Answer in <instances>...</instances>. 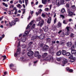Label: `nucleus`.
Here are the masks:
<instances>
[{"label":"nucleus","mask_w":76,"mask_h":76,"mask_svg":"<svg viewBox=\"0 0 76 76\" xmlns=\"http://www.w3.org/2000/svg\"><path fill=\"white\" fill-rule=\"evenodd\" d=\"M34 23V20H32L31 22L27 26L26 30V31L25 32V33L23 34V37H27L30 31H31V26Z\"/></svg>","instance_id":"nucleus-1"},{"label":"nucleus","mask_w":76,"mask_h":76,"mask_svg":"<svg viewBox=\"0 0 76 76\" xmlns=\"http://www.w3.org/2000/svg\"><path fill=\"white\" fill-rule=\"evenodd\" d=\"M46 60L48 61H49L53 62V61H54V59H53V58L52 56L49 55L46 58Z\"/></svg>","instance_id":"nucleus-2"},{"label":"nucleus","mask_w":76,"mask_h":76,"mask_svg":"<svg viewBox=\"0 0 76 76\" xmlns=\"http://www.w3.org/2000/svg\"><path fill=\"white\" fill-rule=\"evenodd\" d=\"M58 34L61 37H64L66 35L64 32L63 31H62V30H60L58 32Z\"/></svg>","instance_id":"nucleus-3"},{"label":"nucleus","mask_w":76,"mask_h":76,"mask_svg":"<svg viewBox=\"0 0 76 76\" xmlns=\"http://www.w3.org/2000/svg\"><path fill=\"white\" fill-rule=\"evenodd\" d=\"M21 50L20 48H18L16 52L14 54V56L15 57H17L18 54H19L20 53Z\"/></svg>","instance_id":"nucleus-4"},{"label":"nucleus","mask_w":76,"mask_h":76,"mask_svg":"<svg viewBox=\"0 0 76 76\" xmlns=\"http://www.w3.org/2000/svg\"><path fill=\"white\" fill-rule=\"evenodd\" d=\"M44 20H42V22H41V21H39L38 24H37V26H40L41 27L44 24Z\"/></svg>","instance_id":"nucleus-5"},{"label":"nucleus","mask_w":76,"mask_h":76,"mask_svg":"<svg viewBox=\"0 0 76 76\" xmlns=\"http://www.w3.org/2000/svg\"><path fill=\"white\" fill-rule=\"evenodd\" d=\"M33 45V42H30L29 44H28V45L29 46V47L28 48V50H31V48H30L29 49V48H32V45Z\"/></svg>","instance_id":"nucleus-6"},{"label":"nucleus","mask_w":76,"mask_h":76,"mask_svg":"<svg viewBox=\"0 0 76 76\" xmlns=\"http://www.w3.org/2000/svg\"><path fill=\"white\" fill-rule=\"evenodd\" d=\"M67 12L68 13V16H72L73 15V12L70 11L69 10H68Z\"/></svg>","instance_id":"nucleus-7"},{"label":"nucleus","mask_w":76,"mask_h":76,"mask_svg":"<svg viewBox=\"0 0 76 76\" xmlns=\"http://www.w3.org/2000/svg\"><path fill=\"white\" fill-rule=\"evenodd\" d=\"M65 60H64L62 62L61 65L62 66H65V64H66L67 63V62H68V61L67 60V59L66 58H65Z\"/></svg>","instance_id":"nucleus-8"},{"label":"nucleus","mask_w":76,"mask_h":76,"mask_svg":"<svg viewBox=\"0 0 76 76\" xmlns=\"http://www.w3.org/2000/svg\"><path fill=\"white\" fill-rule=\"evenodd\" d=\"M61 0H56V4L58 6H60L61 4Z\"/></svg>","instance_id":"nucleus-9"},{"label":"nucleus","mask_w":76,"mask_h":76,"mask_svg":"<svg viewBox=\"0 0 76 76\" xmlns=\"http://www.w3.org/2000/svg\"><path fill=\"white\" fill-rule=\"evenodd\" d=\"M34 54V52L33 51H30L28 52L27 53V55L29 57H31Z\"/></svg>","instance_id":"nucleus-10"},{"label":"nucleus","mask_w":76,"mask_h":76,"mask_svg":"<svg viewBox=\"0 0 76 76\" xmlns=\"http://www.w3.org/2000/svg\"><path fill=\"white\" fill-rule=\"evenodd\" d=\"M45 34H44L43 33H42L39 36L40 39H44L45 37Z\"/></svg>","instance_id":"nucleus-11"},{"label":"nucleus","mask_w":76,"mask_h":76,"mask_svg":"<svg viewBox=\"0 0 76 76\" xmlns=\"http://www.w3.org/2000/svg\"><path fill=\"white\" fill-rule=\"evenodd\" d=\"M48 48H49L48 46L45 45L43 47V51H47L48 49Z\"/></svg>","instance_id":"nucleus-12"},{"label":"nucleus","mask_w":76,"mask_h":76,"mask_svg":"<svg viewBox=\"0 0 76 76\" xmlns=\"http://www.w3.org/2000/svg\"><path fill=\"white\" fill-rule=\"evenodd\" d=\"M35 24H34L33 25L31 28V29H32V30H33L34 32H35V30H36V29L35 28Z\"/></svg>","instance_id":"nucleus-13"},{"label":"nucleus","mask_w":76,"mask_h":76,"mask_svg":"<svg viewBox=\"0 0 76 76\" xmlns=\"http://www.w3.org/2000/svg\"><path fill=\"white\" fill-rule=\"evenodd\" d=\"M43 29H44L45 32H47L48 31V28L47 26H45L42 28Z\"/></svg>","instance_id":"nucleus-14"},{"label":"nucleus","mask_w":76,"mask_h":76,"mask_svg":"<svg viewBox=\"0 0 76 76\" xmlns=\"http://www.w3.org/2000/svg\"><path fill=\"white\" fill-rule=\"evenodd\" d=\"M51 18L50 17L48 18L47 20V23L48 24H50L51 23Z\"/></svg>","instance_id":"nucleus-15"},{"label":"nucleus","mask_w":76,"mask_h":76,"mask_svg":"<svg viewBox=\"0 0 76 76\" xmlns=\"http://www.w3.org/2000/svg\"><path fill=\"white\" fill-rule=\"evenodd\" d=\"M72 43H71V42H68L66 43V46L67 47H71V46H72Z\"/></svg>","instance_id":"nucleus-16"},{"label":"nucleus","mask_w":76,"mask_h":76,"mask_svg":"<svg viewBox=\"0 0 76 76\" xmlns=\"http://www.w3.org/2000/svg\"><path fill=\"white\" fill-rule=\"evenodd\" d=\"M39 52L36 51L35 52L34 56H35L36 57H38L39 56Z\"/></svg>","instance_id":"nucleus-17"},{"label":"nucleus","mask_w":76,"mask_h":76,"mask_svg":"<svg viewBox=\"0 0 76 76\" xmlns=\"http://www.w3.org/2000/svg\"><path fill=\"white\" fill-rule=\"evenodd\" d=\"M62 25L61 23L60 22H58L57 24V28H60V27H61Z\"/></svg>","instance_id":"nucleus-18"},{"label":"nucleus","mask_w":76,"mask_h":76,"mask_svg":"<svg viewBox=\"0 0 76 76\" xmlns=\"http://www.w3.org/2000/svg\"><path fill=\"white\" fill-rule=\"evenodd\" d=\"M76 60V58H72V59H71L69 60L70 62H71V63H73V62H74Z\"/></svg>","instance_id":"nucleus-19"},{"label":"nucleus","mask_w":76,"mask_h":76,"mask_svg":"<svg viewBox=\"0 0 76 76\" xmlns=\"http://www.w3.org/2000/svg\"><path fill=\"white\" fill-rule=\"evenodd\" d=\"M57 26H55L54 25H53V26H52V29L53 30V31H55V30H56L57 29Z\"/></svg>","instance_id":"nucleus-20"},{"label":"nucleus","mask_w":76,"mask_h":76,"mask_svg":"<svg viewBox=\"0 0 76 76\" xmlns=\"http://www.w3.org/2000/svg\"><path fill=\"white\" fill-rule=\"evenodd\" d=\"M61 50H60L57 53L56 55L57 56H60V55H61Z\"/></svg>","instance_id":"nucleus-21"},{"label":"nucleus","mask_w":76,"mask_h":76,"mask_svg":"<svg viewBox=\"0 0 76 76\" xmlns=\"http://www.w3.org/2000/svg\"><path fill=\"white\" fill-rule=\"evenodd\" d=\"M62 53L63 55H64V56H65L66 54V51L64 50H62Z\"/></svg>","instance_id":"nucleus-22"},{"label":"nucleus","mask_w":76,"mask_h":76,"mask_svg":"<svg viewBox=\"0 0 76 76\" xmlns=\"http://www.w3.org/2000/svg\"><path fill=\"white\" fill-rule=\"evenodd\" d=\"M47 56V53H44L42 54V58H45V57H46Z\"/></svg>","instance_id":"nucleus-23"},{"label":"nucleus","mask_w":76,"mask_h":76,"mask_svg":"<svg viewBox=\"0 0 76 76\" xmlns=\"http://www.w3.org/2000/svg\"><path fill=\"white\" fill-rule=\"evenodd\" d=\"M70 28L69 27H66V28L65 29V31H70Z\"/></svg>","instance_id":"nucleus-24"},{"label":"nucleus","mask_w":76,"mask_h":76,"mask_svg":"<svg viewBox=\"0 0 76 76\" xmlns=\"http://www.w3.org/2000/svg\"><path fill=\"white\" fill-rule=\"evenodd\" d=\"M76 50H71V54H75V53H76Z\"/></svg>","instance_id":"nucleus-25"},{"label":"nucleus","mask_w":76,"mask_h":76,"mask_svg":"<svg viewBox=\"0 0 76 76\" xmlns=\"http://www.w3.org/2000/svg\"><path fill=\"white\" fill-rule=\"evenodd\" d=\"M20 40L22 42H25L26 41V38H20Z\"/></svg>","instance_id":"nucleus-26"},{"label":"nucleus","mask_w":76,"mask_h":76,"mask_svg":"<svg viewBox=\"0 0 76 76\" xmlns=\"http://www.w3.org/2000/svg\"><path fill=\"white\" fill-rule=\"evenodd\" d=\"M42 3L44 4H45L47 3V0H42Z\"/></svg>","instance_id":"nucleus-27"},{"label":"nucleus","mask_w":76,"mask_h":76,"mask_svg":"<svg viewBox=\"0 0 76 76\" xmlns=\"http://www.w3.org/2000/svg\"><path fill=\"white\" fill-rule=\"evenodd\" d=\"M16 6L17 7H18L20 9L21 7H22V5L19 4H18V5H16Z\"/></svg>","instance_id":"nucleus-28"},{"label":"nucleus","mask_w":76,"mask_h":76,"mask_svg":"<svg viewBox=\"0 0 76 76\" xmlns=\"http://www.w3.org/2000/svg\"><path fill=\"white\" fill-rule=\"evenodd\" d=\"M69 34H70L69 31H66L65 34L66 35H69Z\"/></svg>","instance_id":"nucleus-29"},{"label":"nucleus","mask_w":76,"mask_h":76,"mask_svg":"<svg viewBox=\"0 0 76 76\" xmlns=\"http://www.w3.org/2000/svg\"><path fill=\"white\" fill-rule=\"evenodd\" d=\"M2 4L3 5V6H4L5 7H8V5H7V4H5L4 2H3L2 3Z\"/></svg>","instance_id":"nucleus-30"},{"label":"nucleus","mask_w":76,"mask_h":76,"mask_svg":"<svg viewBox=\"0 0 76 76\" xmlns=\"http://www.w3.org/2000/svg\"><path fill=\"white\" fill-rule=\"evenodd\" d=\"M12 25H14L16 24V21H12L11 22Z\"/></svg>","instance_id":"nucleus-31"},{"label":"nucleus","mask_w":76,"mask_h":76,"mask_svg":"<svg viewBox=\"0 0 76 76\" xmlns=\"http://www.w3.org/2000/svg\"><path fill=\"white\" fill-rule=\"evenodd\" d=\"M66 56H70V52H67L66 53Z\"/></svg>","instance_id":"nucleus-32"},{"label":"nucleus","mask_w":76,"mask_h":76,"mask_svg":"<svg viewBox=\"0 0 76 76\" xmlns=\"http://www.w3.org/2000/svg\"><path fill=\"white\" fill-rule=\"evenodd\" d=\"M21 58V61H25V62L26 61V60L25 59V58Z\"/></svg>","instance_id":"nucleus-33"},{"label":"nucleus","mask_w":76,"mask_h":76,"mask_svg":"<svg viewBox=\"0 0 76 76\" xmlns=\"http://www.w3.org/2000/svg\"><path fill=\"white\" fill-rule=\"evenodd\" d=\"M26 6H27V4L28 3V0H25Z\"/></svg>","instance_id":"nucleus-34"},{"label":"nucleus","mask_w":76,"mask_h":76,"mask_svg":"<svg viewBox=\"0 0 76 76\" xmlns=\"http://www.w3.org/2000/svg\"><path fill=\"white\" fill-rule=\"evenodd\" d=\"M35 39H40V36L39 37L38 36H35Z\"/></svg>","instance_id":"nucleus-35"},{"label":"nucleus","mask_w":76,"mask_h":76,"mask_svg":"<svg viewBox=\"0 0 76 76\" xmlns=\"http://www.w3.org/2000/svg\"><path fill=\"white\" fill-rule=\"evenodd\" d=\"M61 12L62 13H63L65 12V9L64 8H63L61 10Z\"/></svg>","instance_id":"nucleus-36"},{"label":"nucleus","mask_w":76,"mask_h":76,"mask_svg":"<svg viewBox=\"0 0 76 76\" xmlns=\"http://www.w3.org/2000/svg\"><path fill=\"white\" fill-rule=\"evenodd\" d=\"M45 12H48L49 10V8H46L45 9Z\"/></svg>","instance_id":"nucleus-37"},{"label":"nucleus","mask_w":76,"mask_h":76,"mask_svg":"<svg viewBox=\"0 0 76 76\" xmlns=\"http://www.w3.org/2000/svg\"><path fill=\"white\" fill-rule=\"evenodd\" d=\"M39 32L40 34H42V32H43V30L42 29H40L39 30Z\"/></svg>","instance_id":"nucleus-38"},{"label":"nucleus","mask_w":76,"mask_h":76,"mask_svg":"<svg viewBox=\"0 0 76 76\" xmlns=\"http://www.w3.org/2000/svg\"><path fill=\"white\" fill-rule=\"evenodd\" d=\"M31 40H35V37L34 36H33L31 38Z\"/></svg>","instance_id":"nucleus-39"},{"label":"nucleus","mask_w":76,"mask_h":76,"mask_svg":"<svg viewBox=\"0 0 76 76\" xmlns=\"http://www.w3.org/2000/svg\"><path fill=\"white\" fill-rule=\"evenodd\" d=\"M60 16L61 18H62V19L64 18V16L63 15H60Z\"/></svg>","instance_id":"nucleus-40"},{"label":"nucleus","mask_w":76,"mask_h":76,"mask_svg":"<svg viewBox=\"0 0 76 76\" xmlns=\"http://www.w3.org/2000/svg\"><path fill=\"white\" fill-rule=\"evenodd\" d=\"M74 49H75V46L74 45H73L71 48V50H74Z\"/></svg>","instance_id":"nucleus-41"},{"label":"nucleus","mask_w":76,"mask_h":76,"mask_svg":"<svg viewBox=\"0 0 76 76\" xmlns=\"http://www.w3.org/2000/svg\"><path fill=\"white\" fill-rule=\"evenodd\" d=\"M38 12L39 13H41L42 12V10L41 9H40L38 10Z\"/></svg>","instance_id":"nucleus-42"},{"label":"nucleus","mask_w":76,"mask_h":76,"mask_svg":"<svg viewBox=\"0 0 76 76\" xmlns=\"http://www.w3.org/2000/svg\"><path fill=\"white\" fill-rule=\"evenodd\" d=\"M72 8L73 9H76V7H75V5H72L71 6Z\"/></svg>","instance_id":"nucleus-43"},{"label":"nucleus","mask_w":76,"mask_h":76,"mask_svg":"<svg viewBox=\"0 0 76 76\" xmlns=\"http://www.w3.org/2000/svg\"><path fill=\"white\" fill-rule=\"evenodd\" d=\"M41 20V18L38 17L37 18L36 21H37V22H38V21H39V20Z\"/></svg>","instance_id":"nucleus-44"},{"label":"nucleus","mask_w":76,"mask_h":76,"mask_svg":"<svg viewBox=\"0 0 76 76\" xmlns=\"http://www.w3.org/2000/svg\"><path fill=\"white\" fill-rule=\"evenodd\" d=\"M63 23L64 24H67V22H66V20H63Z\"/></svg>","instance_id":"nucleus-45"},{"label":"nucleus","mask_w":76,"mask_h":76,"mask_svg":"<svg viewBox=\"0 0 76 76\" xmlns=\"http://www.w3.org/2000/svg\"><path fill=\"white\" fill-rule=\"evenodd\" d=\"M75 35L73 33H71V38H73L74 37Z\"/></svg>","instance_id":"nucleus-46"},{"label":"nucleus","mask_w":76,"mask_h":76,"mask_svg":"<svg viewBox=\"0 0 76 76\" xmlns=\"http://www.w3.org/2000/svg\"><path fill=\"white\" fill-rule=\"evenodd\" d=\"M51 41V39L50 38H48L47 39V42H50Z\"/></svg>","instance_id":"nucleus-47"},{"label":"nucleus","mask_w":76,"mask_h":76,"mask_svg":"<svg viewBox=\"0 0 76 76\" xmlns=\"http://www.w3.org/2000/svg\"><path fill=\"white\" fill-rule=\"evenodd\" d=\"M73 55H71L70 56V57H69V58L70 59H72L73 58Z\"/></svg>","instance_id":"nucleus-48"},{"label":"nucleus","mask_w":76,"mask_h":76,"mask_svg":"<svg viewBox=\"0 0 76 76\" xmlns=\"http://www.w3.org/2000/svg\"><path fill=\"white\" fill-rule=\"evenodd\" d=\"M57 22V18H56L54 20V24H55V23H56Z\"/></svg>","instance_id":"nucleus-49"},{"label":"nucleus","mask_w":76,"mask_h":76,"mask_svg":"<svg viewBox=\"0 0 76 76\" xmlns=\"http://www.w3.org/2000/svg\"><path fill=\"white\" fill-rule=\"evenodd\" d=\"M42 16L43 18H45V15L43 13L42 15Z\"/></svg>","instance_id":"nucleus-50"},{"label":"nucleus","mask_w":76,"mask_h":76,"mask_svg":"<svg viewBox=\"0 0 76 76\" xmlns=\"http://www.w3.org/2000/svg\"><path fill=\"white\" fill-rule=\"evenodd\" d=\"M3 57L4 58L3 59V60H5V59H6V56L5 55H4L3 56Z\"/></svg>","instance_id":"nucleus-51"},{"label":"nucleus","mask_w":76,"mask_h":76,"mask_svg":"<svg viewBox=\"0 0 76 76\" xmlns=\"http://www.w3.org/2000/svg\"><path fill=\"white\" fill-rule=\"evenodd\" d=\"M57 60L58 61H61V58H57Z\"/></svg>","instance_id":"nucleus-52"},{"label":"nucleus","mask_w":76,"mask_h":76,"mask_svg":"<svg viewBox=\"0 0 76 76\" xmlns=\"http://www.w3.org/2000/svg\"><path fill=\"white\" fill-rule=\"evenodd\" d=\"M13 9L14 10H15V11L18 10V9H17V8H16V7H14Z\"/></svg>","instance_id":"nucleus-53"},{"label":"nucleus","mask_w":76,"mask_h":76,"mask_svg":"<svg viewBox=\"0 0 76 76\" xmlns=\"http://www.w3.org/2000/svg\"><path fill=\"white\" fill-rule=\"evenodd\" d=\"M47 2L48 3H51L52 2V0H47Z\"/></svg>","instance_id":"nucleus-54"},{"label":"nucleus","mask_w":76,"mask_h":76,"mask_svg":"<svg viewBox=\"0 0 76 76\" xmlns=\"http://www.w3.org/2000/svg\"><path fill=\"white\" fill-rule=\"evenodd\" d=\"M22 10L23 11V14H24V13H25V9H23Z\"/></svg>","instance_id":"nucleus-55"},{"label":"nucleus","mask_w":76,"mask_h":76,"mask_svg":"<svg viewBox=\"0 0 76 76\" xmlns=\"http://www.w3.org/2000/svg\"><path fill=\"white\" fill-rule=\"evenodd\" d=\"M52 44H56V41H54V40H53V41L52 42Z\"/></svg>","instance_id":"nucleus-56"},{"label":"nucleus","mask_w":76,"mask_h":76,"mask_svg":"<svg viewBox=\"0 0 76 76\" xmlns=\"http://www.w3.org/2000/svg\"><path fill=\"white\" fill-rule=\"evenodd\" d=\"M66 69L67 71H69V70H70V69H69V67H67L66 68Z\"/></svg>","instance_id":"nucleus-57"},{"label":"nucleus","mask_w":76,"mask_h":76,"mask_svg":"<svg viewBox=\"0 0 76 76\" xmlns=\"http://www.w3.org/2000/svg\"><path fill=\"white\" fill-rule=\"evenodd\" d=\"M42 6H43V5H40L39 6V7L42 8Z\"/></svg>","instance_id":"nucleus-58"},{"label":"nucleus","mask_w":76,"mask_h":76,"mask_svg":"<svg viewBox=\"0 0 76 76\" xmlns=\"http://www.w3.org/2000/svg\"><path fill=\"white\" fill-rule=\"evenodd\" d=\"M13 66H14V65H13V64H10V67H13Z\"/></svg>","instance_id":"nucleus-59"},{"label":"nucleus","mask_w":76,"mask_h":76,"mask_svg":"<svg viewBox=\"0 0 76 76\" xmlns=\"http://www.w3.org/2000/svg\"><path fill=\"white\" fill-rule=\"evenodd\" d=\"M64 0L61 1V4H64Z\"/></svg>","instance_id":"nucleus-60"},{"label":"nucleus","mask_w":76,"mask_h":76,"mask_svg":"<svg viewBox=\"0 0 76 76\" xmlns=\"http://www.w3.org/2000/svg\"><path fill=\"white\" fill-rule=\"evenodd\" d=\"M66 7H69V4H66Z\"/></svg>","instance_id":"nucleus-61"},{"label":"nucleus","mask_w":76,"mask_h":76,"mask_svg":"<svg viewBox=\"0 0 76 76\" xmlns=\"http://www.w3.org/2000/svg\"><path fill=\"white\" fill-rule=\"evenodd\" d=\"M69 72H73V69H69Z\"/></svg>","instance_id":"nucleus-62"},{"label":"nucleus","mask_w":76,"mask_h":76,"mask_svg":"<svg viewBox=\"0 0 76 76\" xmlns=\"http://www.w3.org/2000/svg\"><path fill=\"white\" fill-rule=\"evenodd\" d=\"M12 26V25L10 22H9V26Z\"/></svg>","instance_id":"nucleus-63"},{"label":"nucleus","mask_w":76,"mask_h":76,"mask_svg":"<svg viewBox=\"0 0 76 76\" xmlns=\"http://www.w3.org/2000/svg\"><path fill=\"white\" fill-rule=\"evenodd\" d=\"M15 22H18V18H16L15 19Z\"/></svg>","instance_id":"nucleus-64"}]
</instances>
